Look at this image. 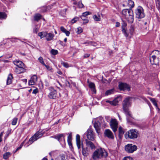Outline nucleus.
<instances>
[{
  "instance_id": "nucleus-1",
  "label": "nucleus",
  "mask_w": 160,
  "mask_h": 160,
  "mask_svg": "<svg viewBox=\"0 0 160 160\" xmlns=\"http://www.w3.org/2000/svg\"><path fill=\"white\" fill-rule=\"evenodd\" d=\"M131 98H132L130 97L126 98L123 101L122 103L123 110L126 116L127 120L128 122H130V118L132 117L130 112L128 109L131 105Z\"/></svg>"
},
{
  "instance_id": "nucleus-2",
  "label": "nucleus",
  "mask_w": 160,
  "mask_h": 160,
  "mask_svg": "<svg viewBox=\"0 0 160 160\" xmlns=\"http://www.w3.org/2000/svg\"><path fill=\"white\" fill-rule=\"evenodd\" d=\"M108 153L104 149L100 148L97 149L94 151L92 157L94 160H96L99 158H106L108 156Z\"/></svg>"
},
{
  "instance_id": "nucleus-3",
  "label": "nucleus",
  "mask_w": 160,
  "mask_h": 160,
  "mask_svg": "<svg viewBox=\"0 0 160 160\" xmlns=\"http://www.w3.org/2000/svg\"><path fill=\"white\" fill-rule=\"evenodd\" d=\"M122 14L127 20L128 22L132 23L134 20L133 11L130 9H123Z\"/></svg>"
},
{
  "instance_id": "nucleus-4",
  "label": "nucleus",
  "mask_w": 160,
  "mask_h": 160,
  "mask_svg": "<svg viewBox=\"0 0 160 160\" xmlns=\"http://www.w3.org/2000/svg\"><path fill=\"white\" fill-rule=\"evenodd\" d=\"M103 122V118L102 117H99L97 119H94L92 120V122L97 133H98V131L100 129L101 123L103 124L104 127L106 126L107 124Z\"/></svg>"
},
{
  "instance_id": "nucleus-5",
  "label": "nucleus",
  "mask_w": 160,
  "mask_h": 160,
  "mask_svg": "<svg viewBox=\"0 0 160 160\" xmlns=\"http://www.w3.org/2000/svg\"><path fill=\"white\" fill-rule=\"evenodd\" d=\"M138 131L134 129H132L126 133L125 134V138L130 139L136 138L138 136Z\"/></svg>"
},
{
  "instance_id": "nucleus-6",
  "label": "nucleus",
  "mask_w": 160,
  "mask_h": 160,
  "mask_svg": "<svg viewBox=\"0 0 160 160\" xmlns=\"http://www.w3.org/2000/svg\"><path fill=\"white\" fill-rule=\"evenodd\" d=\"M135 14L136 17L138 18H143L145 16L144 10L141 6H139L135 9Z\"/></svg>"
},
{
  "instance_id": "nucleus-7",
  "label": "nucleus",
  "mask_w": 160,
  "mask_h": 160,
  "mask_svg": "<svg viewBox=\"0 0 160 160\" xmlns=\"http://www.w3.org/2000/svg\"><path fill=\"white\" fill-rule=\"evenodd\" d=\"M43 135V134L41 131L39 130L28 141V143L31 144L34 141L41 138Z\"/></svg>"
},
{
  "instance_id": "nucleus-8",
  "label": "nucleus",
  "mask_w": 160,
  "mask_h": 160,
  "mask_svg": "<svg viewBox=\"0 0 160 160\" xmlns=\"http://www.w3.org/2000/svg\"><path fill=\"white\" fill-rule=\"evenodd\" d=\"M125 148L127 152L128 153H132L137 150V147L135 145L128 144L125 146Z\"/></svg>"
},
{
  "instance_id": "nucleus-9",
  "label": "nucleus",
  "mask_w": 160,
  "mask_h": 160,
  "mask_svg": "<svg viewBox=\"0 0 160 160\" xmlns=\"http://www.w3.org/2000/svg\"><path fill=\"white\" fill-rule=\"evenodd\" d=\"M38 35L41 38H42L45 37L46 39L48 41H50L52 40L53 38V36L52 34L50 33H47L45 32H42L39 33H38Z\"/></svg>"
},
{
  "instance_id": "nucleus-10",
  "label": "nucleus",
  "mask_w": 160,
  "mask_h": 160,
  "mask_svg": "<svg viewBox=\"0 0 160 160\" xmlns=\"http://www.w3.org/2000/svg\"><path fill=\"white\" fill-rule=\"evenodd\" d=\"M90 129H88L84 133V138L85 139L86 145L87 147H90ZM88 148V147H87Z\"/></svg>"
},
{
  "instance_id": "nucleus-11",
  "label": "nucleus",
  "mask_w": 160,
  "mask_h": 160,
  "mask_svg": "<svg viewBox=\"0 0 160 160\" xmlns=\"http://www.w3.org/2000/svg\"><path fill=\"white\" fill-rule=\"evenodd\" d=\"M110 124L113 131L114 132L117 130L118 123L116 119H112L110 121Z\"/></svg>"
},
{
  "instance_id": "nucleus-12",
  "label": "nucleus",
  "mask_w": 160,
  "mask_h": 160,
  "mask_svg": "<svg viewBox=\"0 0 160 160\" xmlns=\"http://www.w3.org/2000/svg\"><path fill=\"white\" fill-rule=\"evenodd\" d=\"M118 87L119 89L121 90H127L129 91L130 90V88L129 85L125 83L122 82L119 83Z\"/></svg>"
},
{
  "instance_id": "nucleus-13",
  "label": "nucleus",
  "mask_w": 160,
  "mask_h": 160,
  "mask_svg": "<svg viewBox=\"0 0 160 160\" xmlns=\"http://www.w3.org/2000/svg\"><path fill=\"white\" fill-rule=\"evenodd\" d=\"M150 61L152 64L158 65L160 62V59L155 57V56H152L150 57Z\"/></svg>"
},
{
  "instance_id": "nucleus-14",
  "label": "nucleus",
  "mask_w": 160,
  "mask_h": 160,
  "mask_svg": "<svg viewBox=\"0 0 160 160\" xmlns=\"http://www.w3.org/2000/svg\"><path fill=\"white\" fill-rule=\"evenodd\" d=\"M104 134L105 136L108 138L113 139L114 138V136L112 131L109 129L105 130Z\"/></svg>"
},
{
  "instance_id": "nucleus-15",
  "label": "nucleus",
  "mask_w": 160,
  "mask_h": 160,
  "mask_svg": "<svg viewBox=\"0 0 160 160\" xmlns=\"http://www.w3.org/2000/svg\"><path fill=\"white\" fill-rule=\"evenodd\" d=\"M57 96V92L56 90L53 88L51 90L50 92L49 93L48 97L50 99H54Z\"/></svg>"
},
{
  "instance_id": "nucleus-16",
  "label": "nucleus",
  "mask_w": 160,
  "mask_h": 160,
  "mask_svg": "<svg viewBox=\"0 0 160 160\" xmlns=\"http://www.w3.org/2000/svg\"><path fill=\"white\" fill-rule=\"evenodd\" d=\"M54 138L57 139L58 140L59 142H61V138H62L63 139V143L64 144H65V135L64 134H58L57 135H55L53 136Z\"/></svg>"
},
{
  "instance_id": "nucleus-17",
  "label": "nucleus",
  "mask_w": 160,
  "mask_h": 160,
  "mask_svg": "<svg viewBox=\"0 0 160 160\" xmlns=\"http://www.w3.org/2000/svg\"><path fill=\"white\" fill-rule=\"evenodd\" d=\"M37 81V77L36 75H33L28 81V84L29 85H32L35 84Z\"/></svg>"
},
{
  "instance_id": "nucleus-18",
  "label": "nucleus",
  "mask_w": 160,
  "mask_h": 160,
  "mask_svg": "<svg viewBox=\"0 0 160 160\" xmlns=\"http://www.w3.org/2000/svg\"><path fill=\"white\" fill-rule=\"evenodd\" d=\"M24 67H17L15 68V72L17 74H20L25 72Z\"/></svg>"
},
{
  "instance_id": "nucleus-19",
  "label": "nucleus",
  "mask_w": 160,
  "mask_h": 160,
  "mask_svg": "<svg viewBox=\"0 0 160 160\" xmlns=\"http://www.w3.org/2000/svg\"><path fill=\"white\" fill-rule=\"evenodd\" d=\"M13 62L17 67H24V64L20 61L18 60H14L13 61Z\"/></svg>"
},
{
  "instance_id": "nucleus-20",
  "label": "nucleus",
  "mask_w": 160,
  "mask_h": 160,
  "mask_svg": "<svg viewBox=\"0 0 160 160\" xmlns=\"http://www.w3.org/2000/svg\"><path fill=\"white\" fill-rule=\"evenodd\" d=\"M76 141L78 148L79 149L81 148V142L80 140V136L78 134H77L76 136Z\"/></svg>"
},
{
  "instance_id": "nucleus-21",
  "label": "nucleus",
  "mask_w": 160,
  "mask_h": 160,
  "mask_svg": "<svg viewBox=\"0 0 160 160\" xmlns=\"http://www.w3.org/2000/svg\"><path fill=\"white\" fill-rule=\"evenodd\" d=\"M123 33L126 37L131 38L133 31H122Z\"/></svg>"
},
{
  "instance_id": "nucleus-22",
  "label": "nucleus",
  "mask_w": 160,
  "mask_h": 160,
  "mask_svg": "<svg viewBox=\"0 0 160 160\" xmlns=\"http://www.w3.org/2000/svg\"><path fill=\"white\" fill-rule=\"evenodd\" d=\"M119 134L118 136L120 138H121L123 136L124 131L121 127H120L118 128Z\"/></svg>"
},
{
  "instance_id": "nucleus-23",
  "label": "nucleus",
  "mask_w": 160,
  "mask_h": 160,
  "mask_svg": "<svg viewBox=\"0 0 160 160\" xmlns=\"http://www.w3.org/2000/svg\"><path fill=\"white\" fill-rule=\"evenodd\" d=\"M91 92H92V93L95 94L96 93L95 84L91 82Z\"/></svg>"
},
{
  "instance_id": "nucleus-24",
  "label": "nucleus",
  "mask_w": 160,
  "mask_h": 160,
  "mask_svg": "<svg viewBox=\"0 0 160 160\" xmlns=\"http://www.w3.org/2000/svg\"><path fill=\"white\" fill-rule=\"evenodd\" d=\"M152 53L154 54L152 55V56H155V57H157L158 59H160V51L155 50L152 52Z\"/></svg>"
},
{
  "instance_id": "nucleus-25",
  "label": "nucleus",
  "mask_w": 160,
  "mask_h": 160,
  "mask_svg": "<svg viewBox=\"0 0 160 160\" xmlns=\"http://www.w3.org/2000/svg\"><path fill=\"white\" fill-rule=\"evenodd\" d=\"M149 99L152 102L153 104L155 106L157 109H158L159 110H160V109H159L158 107V104L157 102H156L155 99L154 98H150Z\"/></svg>"
},
{
  "instance_id": "nucleus-26",
  "label": "nucleus",
  "mask_w": 160,
  "mask_h": 160,
  "mask_svg": "<svg viewBox=\"0 0 160 160\" xmlns=\"http://www.w3.org/2000/svg\"><path fill=\"white\" fill-rule=\"evenodd\" d=\"M12 76L11 74H9L8 77L7 79V84H10L12 82Z\"/></svg>"
},
{
  "instance_id": "nucleus-27",
  "label": "nucleus",
  "mask_w": 160,
  "mask_h": 160,
  "mask_svg": "<svg viewBox=\"0 0 160 160\" xmlns=\"http://www.w3.org/2000/svg\"><path fill=\"white\" fill-rule=\"evenodd\" d=\"M115 90L114 89L107 90L105 93V96H108L114 93Z\"/></svg>"
},
{
  "instance_id": "nucleus-28",
  "label": "nucleus",
  "mask_w": 160,
  "mask_h": 160,
  "mask_svg": "<svg viewBox=\"0 0 160 160\" xmlns=\"http://www.w3.org/2000/svg\"><path fill=\"white\" fill-rule=\"evenodd\" d=\"M128 5L130 8H133L134 6V2L132 0H128Z\"/></svg>"
},
{
  "instance_id": "nucleus-29",
  "label": "nucleus",
  "mask_w": 160,
  "mask_h": 160,
  "mask_svg": "<svg viewBox=\"0 0 160 160\" xmlns=\"http://www.w3.org/2000/svg\"><path fill=\"white\" fill-rule=\"evenodd\" d=\"M41 18V15L39 14H36L34 17L35 20L38 21Z\"/></svg>"
},
{
  "instance_id": "nucleus-30",
  "label": "nucleus",
  "mask_w": 160,
  "mask_h": 160,
  "mask_svg": "<svg viewBox=\"0 0 160 160\" xmlns=\"http://www.w3.org/2000/svg\"><path fill=\"white\" fill-rule=\"evenodd\" d=\"M90 14V12H83L82 15L81 16V18L82 19H84V18H85V17L87 15Z\"/></svg>"
},
{
  "instance_id": "nucleus-31",
  "label": "nucleus",
  "mask_w": 160,
  "mask_h": 160,
  "mask_svg": "<svg viewBox=\"0 0 160 160\" xmlns=\"http://www.w3.org/2000/svg\"><path fill=\"white\" fill-rule=\"evenodd\" d=\"M11 153L9 152H7L3 155V158L5 159H7L11 155Z\"/></svg>"
},
{
  "instance_id": "nucleus-32",
  "label": "nucleus",
  "mask_w": 160,
  "mask_h": 160,
  "mask_svg": "<svg viewBox=\"0 0 160 160\" xmlns=\"http://www.w3.org/2000/svg\"><path fill=\"white\" fill-rule=\"evenodd\" d=\"M127 26V24L126 22L122 20V30H125Z\"/></svg>"
},
{
  "instance_id": "nucleus-33",
  "label": "nucleus",
  "mask_w": 160,
  "mask_h": 160,
  "mask_svg": "<svg viewBox=\"0 0 160 160\" xmlns=\"http://www.w3.org/2000/svg\"><path fill=\"white\" fill-rule=\"evenodd\" d=\"M61 64L66 68H68L70 67L69 65L67 62H63L62 61H61Z\"/></svg>"
},
{
  "instance_id": "nucleus-34",
  "label": "nucleus",
  "mask_w": 160,
  "mask_h": 160,
  "mask_svg": "<svg viewBox=\"0 0 160 160\" xmlns=\"http://www.w3.org/2000/svg\"><path fill=\"white\" fill-rule=\"evenodd\" d=\"M7 15L4 13L0 12V19H5Z\"/></svg>"
},
{
  "instance_id": "nucleus-35",
  "label": "nucleus",
  "mask_w": 160,
  "mask_h": 160,
  "mask_svg": "<svg viewBox=\"0 0 160 160\" xmlns=\"http://www.w3.org/2000/svg\"><path fill=\"white\" fill-rule=\"evenodd\" d=\"M112 102L111 103V105H113L114 106L117 105L118 103V101L117 100V99L115 98L113 101H112Z\"/></svg>"
},
{
  "instance_id": "nucleus-36",
  "label": "nucleus",
  "mask_w": 160,
  "mask_h": 160,
  "mask_svg": "<svg viewBox=\"0 0 160 160\" xmlns=\"http://www.w3.org/2000/svg\"><path fill=\"white\" fill-rule=\"evenodd\" d=\"M78 19L79 18L78 17H76L72 19V20L71 21V22L72 24L76 22L78 20Z\"/></svg>"
},
{
  "instance_id": "nucleus-37",
  "label": "nucleus",
  "mask_w": 160,
  "mask_h": 160,
  "mask_svg": "<svg viewBox=\"0 0 160 160\" xmlns=\"http://www.w3.org/2000/svg\"><path fill=\"white\" fill-rule=\"evenodd\" d=\"M94 19L97 21H100V16H97L96 15H94L93 16Z\"/></svg>"
},
{
  "instance_id": "nucleus-38",
  "label": "nucleus",
  "mask_w": 160,
  "mask_h": 160,
  "mask_svg": "<svg viewBox=\"0 0 160 160\" xmlns=\"http://www.w3.org/2000/svg\"><path fill=\"white\" fill-rule=\"evenodd\" d=\"M18 121L17 118H14L13 119L12 121V125H16Z\"/></svg>"
},
{
  "instance_id": "nucleus-39",
  "label": "nucleus",
  "mask_w": 160,
  "mask_h": 160,
  "mask_svg": "<svg viewBox=\"0 0 160 160\" xmlns=\"http://www.w3.org/2000/svg\"><path fill=\"white\" fill-rule=\"evenodd\" d=\"M53 55H55L58 54V51L56 50L52 49L50 52Z\"/></svg>"
},
{
  "instance_id": "nucleus-40",
  "label": "nucleus",
  "mask_w": 160,
  "mask_h": 160,
  "mask_svg": "<svg viewBox=\"0 0 160 160\" xmlns=\"http://www.w3.org/2000/svg\"><path fill=\"white\" fill-rule=\"evenodd\" d=\"M95 135L94 134L93 132L91 129V141H93L94 140Z\"/></svg>"
},
{
  "instance_id": "nucleus-41",
  "label": "nucleus",
  "mask_w": 160,
  "mask_h": 160,
  "mask_svg": "<svg viewBox=\"0 0 160 160\" xmlns=\"http://www.w3.org/2000/svg\"><path fill=\"white\" fill-rule=\"evenodd\" d=\"M38 60L41 63L42 65H45V63L43 61V58L42 57H40L38 58Z\"/></svg>"
},
{
  "instance_id": "nucleus-42",
  "label": "nucleus",
  "mask_w": 160,
  "mask_h": 160,
  "mask_svg": "<svg viewBox=\"0 0 160 160\" xmlns=\"http://www.w3.org/2000/svg\"><path fill=\"white\" fill-rule=\"evenodd\" d=\"M46 68L49 71H52V68L49 66L46 65L45 64L44 65Z\"/></svg>"
},
{
  "instance_id": "nucleus-43",
  "label": "nucleus",
  "mask_w": 160,
  "mask_h": 160,
  "mask_svg": "<svg viewBox=\"0 0 160 160\" xmlns=\"http://www.w3.org/2000/svg\"><path fill=\"white\" fill-rule=\"evenodd\" d=\"M62 31L65 33L67 36H68L70 34V32L68 31Z\"/></svg>"
},
{
  "instance_id": "nucleus-44",
  "label": "nucleus",
  "mask_w": 160,
  "mask_h": 160,
  "mask_svg": "<svg viewBox=\"0 0 160 160\" xmlns=\"http://www.w3.org/2000/svg\"><path fill=\"white\" fill-rule=\"evenodd\" d=\"M156 6L158 10H160V2L156 3Z\"/></svg>"
},
{
  "instance_id": "nucleus-45",
  "label": "nucleus",
  "mask_w": 160,
  "mask_h": 160,
  "mask_svg": "<svg viewBox=\"0 0 160 160\" xmlns=\"http://www.w3.org/2000/svg\"><path fill=\"white\" fill-rule=\"evenodd\" d=\"M68 141H72V133H70L68 137Z\"/></svg>"
},
{
  "instance_id": "nucleus-46",
  "label": "nucleus",
  "mask_w": 160,
  "mask_h": 160,
  "mask_svg": "<svg viewBox=\"0 0 160 160\" xmlns=\"http://www.w3.org/2000/svg\"><path fill=\"white\" fill-rule=\"evenodd\" d=\"M123 160H133L132 158L130 157H128L124 158Z\"/></svg>"
},
{
  "instance_id": "nucleus-47",
  "label": "nucleus",
  "mask_w": 160,
  "mask_h": 160,
  "mask_svg": "<svg viewBox=\"0 0 160 160\" xmlns=\"http://www.w3.org/2000/svg\"><path fill=\"white\" fill-rule=\"evenodd\" d=\"M95 148V145L92 142H91V148L92 149Z\"/></svg>"
},
{
  "instance_id": "nucleus-48",
  "label": "nucleus",
  "mask_w": 160,
  "mask_h": 160,
  "mask_svg": "<svg viewBox=\"0 0 160 160\" xmlns=\"http://www.w3.org/2000/svg\"><path fill=\"white\" fill-rule=\"evenodd\" d=\"M83 21V23H88L89 22V20L86 19V18H84V19H82Z\"/></svg>"
},
{
  "instance_id": "nucleus-49",
  "label": "nucleus",
  "mask_w": 160,
  "mask_h": 160,
  "mask_svg": "<svg viewBox=\"0 0 160 160\" xmlns=\"http://www.w3.org/2000/svg\"><path fill=\"white\" fill-rule=\"evenodd\" d=\"M38 92V90L37 88L34 89L32 91V93L34 94H37Z\"/></svg>"
},
{
  "instance_id": "nucleus-50",
  "label": "nucleus",
  "mask_w": 160,
  "mask_h": 160,
  "mask_svg": "<svg viewBox=\"0 0 160 160\" xmlns=\"http://www.w3.org/2000/svg\"><path fill=\"white\" fill-rule=\"evenodd\" d=\"M78 6L79 8H82L83 7V5L81 2H79L78 3Z\"/></svg>"
},
{
  "instance_id": "nucleus-51",
  "label": "nucleus",
  "mask_w": 160,
  "mask_h": 160,
  "mask_svg": "<svg viewBox=\"0 0 160 160\" xmlns=\"http://www.w3.org/2000/svg\"><path fill=\"white\" fill-rule=\"evenodd\" d=\"M120 26V23L119 22H117L115 23V27H118Z\"/></svg>"
},
{
  "instance_id": "nucleus-52",
  "label": "nucleus",
  "mask_w": 160,
  "mask_h": 160,
  "mask_svg": "<svg viewBox=\"0 0 160 160\" xmlns=\"http://www.w3.org/2000/svg\"><path fill=\"white\" fill-rule=\"evenodd\" d=\"M22 144L19 147H18L16 151H15L14 153L16 152H17L18 150L20 149L22 147Z\"/></svg>"
},
{
  "instance_id": "nucleus-53",
  "label": "nucleus",
  "mask_w": 160,
  "mask_h": 160,
  "mask_svg": "<svg viewBox=\"0 0 160 160\" xmlns=\"http://www.w3.org/2000/svg\"><path fill=\"white\" fill-rule=\"evenodd\" d=\"M68 143L70 147H72V144L71 141H68Z\"/></svg>"
},
{
  "instance_id": "nucleus-54",
  "label": "nucleus",
  "mask_w": 160,
  "mask_h": 160,
  "mask_svg": "<svg viewBox=\"0 0 160 160\" xmlns=\"http://www.w3.org/2000/svg\"><path fill=\"white\" fill-rule=\"evenodd\" d=\"M60 158H61V160H65V157L64 155H61L60 156Z\"/></svg>"
},
{
  "instance_id": "nucleus-55",
  "label": "nucleus",
  "mask_w": 160,
  "mask_h": 160,
  "mask_svg": "<svg viewBox=\"0 0 160 160\" xmlns=\"http://www.w3.org/2000/svg\"><path fill=\"white\" fill-rule=\"evenodd\" d=\"M10 41L12 42H15L16 41L15 40L17 39H18L17 38H12V39H10Z\"/></svg>"
},
{
  "instance_id": "nucleus-56",
  "label": "nucleus",
  "mask_w": 160,
  "mask_h": 160,
  "mask_svg": "<svg viewBox=\"0 0 160 160\" xmlns=\"http://www.w3.org/2000/svg\"><path fill=\"white\" fill-rule=\"evenodd\" d=\"M141 98L142 99H143L145 101H147V99L146 98H145L144 97H141Z\"/></svg>"
},
{
  "instance_id": "nucleus-57",
  "label": "nucleus",
  "mask_w": 160,
  "mask_h": 160,
  "mask_svg": "<svg viewBox=\"0 0 160 160\" xmlns=\"http://www.w3.org/2000/svg\"><path fill=\"white\" fill-rule=\"evenodd\" d=\"M89 56V54H85V55H84V58L88 57Z\"/></svg>"
},
{
  "instance_id": "nucleus-58",
  "label": "nucleus",
  "mask_w": 160,
  "mask_h": 160,
  "mask_svg": "<svg viewBox=\"0 0 160 160\" xmlns=\"http://www.w3.org/2000/svg\"><path fill=\"white\" fill-rule=\"evenodd\" d=\"M82 32V31H77L76 33L77 34H79L81 33Z\"/></svg>"
},
{
  "instance_id": "nucleus-59",
  "label": "nucleus",
  "mask_w": 160,
  "mask_h": 160,
  "mask_svg": "<svg viewBox=\"0 0 160 160\" xmlns=\"http://www.w3.org/2000/svg\"><path fill=\"white\" fill-rule=\"evenodd\" d=\"M109 117L108 116H107V117H105V118H106V120H107V121L108 122V120L109 119Z\"/></svg>"
},
{
  "instance_id": "nucleus-60",
  "label": "nucleus",
  "mask_w": 160,
  "mask_h": 160,
  "mask_svg": "<svg viewBox=\"0 0 160 160\" xmlns=\"http://www.w3.org/2000/svg\"><path fill=\"white\" fill-rule=\"evenodd\" d=\"M60 29L61 30H66V29H65L62 26L60 27Z\"/></svg>"
},
{
  "instance_id": "nucleus-61",
  "label": "nucleus",
  "mask_w": 160,
  "mask_h": 160,
  "mask_svg": "<svg viewBox=\"0 0 160 160\" xmlns=\"http://www.w3.org/2000/svg\"><path fill=\"white\" fill-rule=\"evenodd\" d=\"M58 73L60 74V75H61L62 74V72L61 71H58Z\"/></svg>"
},
{
  "instance_id": "nucleus-62",
  "label": "nucleus",
  "mask_w": 160,
  "mask_h": 160,
  "mask_svg": "<svg viewBox=\"0 0 160 160\" xmlns=\"http://www.w3.org/2000/svg\"><path fill=\"white\" fill-rule=\"evenodd\" d=\"M3 132H2L1 133H0V137H2V136H3Z\"/></svg>"
},
{
  "instance_id": "nucleus-63",
  "label": "nucleus",
  "mask_w": 160,
  "mask_h": 160,
  "mask_svg": "<svg viewBox=\"0 0 160 160\" xmlns=\"http://www.w3.org/2000/svg\"><path fill=\"white\" fill-rule=\"evenodd\" d=\"M147 103H148V104L149 106H150V105H151L150 104V102H149V101L147 100V101H146Z\"/></svg>"
},
{
  "instance_id": "nucleus-64",
  "label": "nucleus",
  "mask_w": 160,
  "mask_h": 160,
  "mask_svg": "<svg viewBox=\"0 0 160 160\" xmlns=\"http://www.w3.org/2000/svg\"><path fill=\"white\" fill-rule=\"evenodd\" d=\"M106 102H108L109 103H110L111 104V103L112 102V101H109V100L107 101Z\"/></svg>"
}]
</instances>
